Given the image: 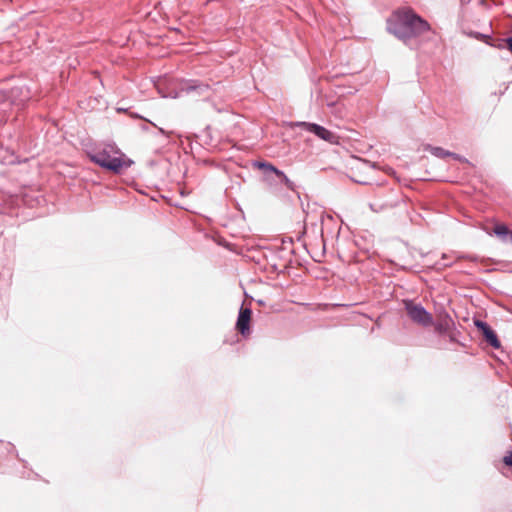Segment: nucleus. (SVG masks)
<instances>
[{"label": "nucleus", "instance_id": "f257e3e1", "mask_svg": "<svg viewBox=\"0 0 512 512\" xmlns=\"http://www.w3.org/2000/svg\"><path fill=\"white\" fill-rule=\"evenodd\" d=\"M388 31L398 39L407 40L420 36L431 29L429 23L411 10H399L387 21Z\"/></svg>", "mask_w": 512, "mask_h": 512}, {"label": "nucleus", "instance_id": "f03ea898", "mask_svg": "<svg viewBox=\"0 0 512 512\" xmlns=\"http://www.w3.org/2000/svg\"><path fill=\"white\" fill-rule=\"evenodd\" d=\"M90 158L94 163L115 173H119L123 168L129 167L132 163L131 160L124 159L122 155H110L107 150L95 152Z\"/></svg>", "mask_w": 512, "mask_h": 512}, {"label": "nucleus", "instance_id": "7ed1b4c3", "mask_svg": "<svg viewBox=\"0 0 512 512\" xmlns=\"http://www.w3.org/2000/svg\"><path fill=\"white\" fill-rule=\"evenodd\" d=\"M404 308L408 317L415 323L428 327L433 324V316L421 304L411 300L404 301Z\"/></svg>", "mask_w": 512, "mask_h": 512}, {"label": "nucleus", "instance_id": "20e7f679", "mask_svg": "<svg viewBox=\"0 0 512 512\" xmlns=\"http://www.w3.org/2000/svg\"><path fill=\"white\" fill-rule=\"evenodd\" d=\"M295 125L305 129L306 131H308L310 133H313L320 139H323L330 143H333L336 139V136L334 133H332L331 131L327 130L326 128H324L323 126H320L318 124L308 123V122H297Z\"/></svg>", "mask_w": 512, "mask_h": 512}, {"label": "nucleus", "instance_id": "39448f33", "mask_svg": "<svg viewBox=\"0 0 512 512\" xmlns=\"http://www.w3.org/2000/svg\"><path fill=\"white\" fill-rule=\"evenodd\" d=\"M251 315L252 311L250 308H244L243 306L240 308L236 327L243 336L250 333Z\"/></svg>", "mask_w": 512, "mask_h": 512}, {"label": "nucleus", "instance_id": "423d86ee", "mask_svg": "<svg viewBox=\"0 0 512 512\" xmlns=\"http://www.w3.org/2000/svg\"><path fill=\"white\" fill-rule=\"evenodd\" d=\"M475 325L482 332L487 343H489L493 348L496 349L500 347V341L496 333L491 329V327L486 322L476 320Z\"/></svg>", "mask_w": 512, "mask_h": 512}, {"label": "nucleus", "instance_id": "0eeeda50", "mask_svg": "<svg viewBox=\"0 0 512 512\" xmlns=\"http://www.w3.org/2000/svg\"><path fill=\"white\" fill-rule=\"evenodd\" d=\"M180 90L187 94L195 92L198 95H203L209 90V86L197 80H189L181 85Z\"/></svg>", "mask_w": 512, "mask_h": 512}, {"label": "nucleus", "instance_id": "6e6552de", "mask_svg": "<svg viewBox=\"0 0 512 512\" xmlns=\"http://www.w3.org/2000/svg\"><path fill=\"white\" fill-rule=\"evenodd\" d=\"M453 326L454 322L450 315L444 313L439 316L437 322L435 323V331L440 335H444L450 332Z\"/></svg>", "mask_w": 512, "mask_h": 512}, {"label": "nucleus", "instance_id": "1a4fd4ad", "mask_svg": "<svg viewBox=\"0 0 512 512\" xmlns=\"http://www.w3.org/2000/svg\"><path fill=\"white\" fill-rule=\"evenodd\" d=\"M432 155L438 157V158H445V157H453L454 159L458 160V161H463V162H467L466 159H464L463 157H461L460 155L458 154H455V153H452L448 150H445L441 147H433V146H429L428 149H427Z\"/></svg>", "mask_w": 512, "mask_h": 512}, {"label": "nucleus", "instance_id": "9d476101", "mask_svg": "<svg viewBox=\"0 0 512 512\" xmlns=\"http://www.w3.org/2000/svg\"><path fill=\"white\" fill-rule=\"evenodd\" d=\"M493 233L504 242H512V232L506 225L499 224L494 227Z\"/></svg>", "mask_w": 512, "mask_h": 512}, {"label": "nucleus", "instance_id": "9b49d317", "mask_svg": "<svg viewBox=\"0 0 512 512\" xmlns=\"http://www.w3.org/2000/svg\"><path fill=\"white\" fill-rule=\"evenodd\" d=\"M254 166L263 170L264 173H267V172H272L274 173L275 175H282V171L279 170L278 168H276L274 165H272L271 163H268V162H255L254 163Z\"/></svg>", "mask_w": 512, "mask_h": 512}, {"label": "nucleus", "instance_id": "f8f14e48", "mask_svg": "<svg viewBox=\"0 0 512 512\" xmlns=\"http://www.w3.org/2000/svg\"><path fill=\"white\" fill-rule=\"evenodd\" d=\"M278 178L281 179V181L285 184V186L289 189H293V182L284 174L282 171V175H276Z\"/></svg>", "mask_w": 512, "mask_h": 512}, {"label": "nucleus", "instance_id": "ddd939ff", "mask_svg": "<svg viewBox=\"0 0 512 512\" xmlns=\"http://www.w3.org/2000/svg\"><path fill=\"white\" fill-rule=\"evenodd\" d=\"M503 462L507 465V466H512V451L509 452L507 455L504 456L503 458Z\"/></svg>", "mask_w": 512, "mask_h": 512}, {"label": "nucleus", "instance_id": "4468645a", "mask_svg": "<svg viewBox=\"0 0 512 512\" xmlns=\"http://www.w3.org/2000/svg\"><path fill=\"white\" fill-rule=\"evenodd\" d=\"M506 46L512 54V36L506 39Z\"/></svg>", "mask_w": 512, "mask_h": 512}, {"label": "nucleus", "instance_id": "2eb2a0df", "mask_svg": "<svg viewBox=\"0 0 512 512\" xmlns=\"http://www.w3.org/2000/svg\"><path fill=\"white\" fill-rule=\"evenodd\" d=\"M159 131H160V133H162V134H165V133H166V132H165V130H163L162 128H159Z\"/></svg>", "mask_w": 512, "mask_h": 512}, {"label": "nucleus", "instance_id": "dca6fc26", "mask_svg": "<svg viewBox=\"0 0 512 512\" xmlns=\"http://www.w3.org/2000/svg\"><path fill=\"white\" fill-rule=\"evenodd\" d=\"M476 37H477V38H479V37H481V38H482V37H484V35H483V34H477V35H476Z\"/></svg>", "mask_w": 512, "mask_h": 512}]
</instances>
